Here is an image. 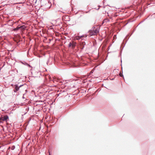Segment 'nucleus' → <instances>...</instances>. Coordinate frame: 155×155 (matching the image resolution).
<instances>
[{
  "label": "nucleus",
  "mask_w": 155,
  "mask_h": 155,
  "mask_svg": "<svg viewBox=\"0 0 155 155\" xmlns=\"http://www.w3.org/2000/svg\"><path fill=\"white\" fill-rule=\"evenodd\" d=\"M21 63L22 64H24L25 65H26V66H29L30 67H32L29 64H28V63H26V62H23L22 61H21Z\"/></svg>",
  "instance_id": "obj_6"
},
{
  "label": "nucleus",
  "mask_w": 155,
  "mask_h": 155,
  "mask_svg": "<svg viewBox=\"0 0 155 155\" xmlns=\"http://www.w3.org/2000/svg\"><path fill=\"white\" fill-rule=\"evenodd\" d=\"M19 28H20V29H21L24 30L26 28V27L25 25H22V26H20Z\"/></svg>",
  "instance_id": "obj_7"
},
{
  "label": "nucleus",
  "mask_w": 155,
  "mask_h": 155,
  "mask_svg": "<svg viewBox=\"0 0 155 155\" xmlns=\"http://www.w3.org/2000/svg\"><path fill=\"white\" fill-rule=\"evenodd\" d=\"M24 85H21L20 86H18V84H16L15 85V90H14V92H16L19 90L20 87L23 86Z\"/></svg>",
  "instance_id": "obj_2"
},
{
  "label": "nucleus",
  "mask_w": 155,
  "mask_h": 155,
  "mask_svg": "<svg viewBox=\"0 0 155 155\" xmlns=\"http://www.w3.org/2000/svg\"><path fill=\"white\" fill-rule=\"evenodd\" d=\"M10 148V147H9V149Z\"/></svg>",
  "instance_id": "obj_18"
},
{
  "label": "nucleus",
  "mask_w": 155,
  "mask_h": 155,
  "mask_svg": "<svg viewBox=\"0 0 155 155\" xmlns=\"http://www.w3.org/2000/svg\"><path fill=\"white\" fill-rule=\"evenodd\" d=\"M83 35H81V36H78V37H77L76 39H78V40L80 39L81 38L83 37Z\"/></svg>",
  "instance_id": "obj_9"
},
{
  "label": "nucleus",
  "mask_w": 155,
  "mask_h": 155,
  "mask_svg": "<svg viewBox=\"0 0 155 155\" xmlns=\"http://www.w3.org/2000/svg\"><path fill=\"white\" fill-rule=\"evenodd\" d=\"M19 29H20L19 27L18 26L16 28L13 29V31H17Z\"/></svg>",
  "instance_id": "obj_8"
},
{
  "label": "nucleus",
  "mask_w": 155,
  "mask_h": 155,
  "mask_svg": "<svg viewBox=\"0 0 155 155\" xmlns=\"http://www.w3.org/2000/svg\"><path fill=\"white\" fill-rule=\"evenodd\" d=\"M41 3L42 4L41 6L45 10L49 9L51 6V4L47 0L41 1Z\"/></svg>",
  "instance_id": "obj_1"
},
{
  "label": "nucleus",
  "mask_w": 155,
  "mask_h": 155,
  "mask_svg": "<svg viewBox=\"0 0 155 155\" xmlns=\"http://www.w3.org/2000/svg\"><path fill=\"white\" fill-rule=\"evenodd\" d=\"M94 32L95 33V35H96L97 33L99 32V30L97 29H95L94 30Z\"/></svg>",
  "instance_id": "obj_10"
},
{
  "label": "nucleus",
  "mask_w": 155,
  "mask_h": 155,
  "mask_svg": "<svg viewBox=\"0 0 155 155\" xmlns=\"http://www.w3.org/2000/svg\"><path fill=\"white\" fill-rule=\"evenodd\" d=\"M119 74V75H120V77H124V76H123V74H121V73H120Z\"/></svg>",
  "instance_id": "obj_13"
},
{
  "label": "nucleus",
  "mask_w": 155,
  "mask_h": 155,
  "mask_svg": "<svg viewBox=\"0 0 155 155\" xmlns=\"http://www.w3.org/2000/svg\"><path fill=\"white\" fill-rule=\"evenodd\" d=\"M84 48V46H83L81 48V49H83Z\"/></svg>",
  "instance_id": "obj_14"
},
{
  "label": "nucleus",
  "mask_w": 155,
  "mask_h": 155,
  "mask_svg": "<svg viewBox=\"0 0 155 155\" xmlns=\"http://www.w3.org/2000/svg\"><path fill=\"white\" fill-rule=\"evenodd\" d=\"M89 34H90V35L91 36L94 35H96L95 33L94 32V30H90L89 31Z\"/></svg>",
  "instance_id": "obj_4"
},
{
  "label": "nucleus",
  "mask_w": 155,
  "mask_h": 155,
  "mask_svg": "<svg viewBox=\"0 0 155 155\" xmlns=\"http://www.w3.org/2000/svg\"><path fill=\"white\" fill-rule=\"evenodd\" d=\"M76 45V43L73 42L72 43L70 42L68 44V47L70 48L71 47L72 48H74Z\"/></svg>",
  "instance_id": "obj_3"
},
{
  "label": "nucleus",
  "mask_w": 155,
  "mask_h": 155,
  "mask_svg": "<svg viewBox=\"0 0 155 155\" xmlns=\"http://www.w3.org/2000/svg\"><path fill=\"white\" fill-rule=\"evenodd\" d=\"M48 152H49V155H51V154L50 153V152L49 151H48Z\"/></svg>",
  "instance_id": "obj_15"
},
{
  "label": "nucleus",
  "mask_w": 155,
  "mask_h": 155,
  "mask_svg": "<svg viewBox=\"0 0 155 155\" xmlns=\"http://www.w3.org/2000/svg\"><path fill=\"white\" fill-rule=\"evenodd\" d=\"M8 118V115H5L2 117V120L3 121H6Z\"/></svg>",
  "instance_id": "obj_5"
},
{
  "label": "nucleus",
  "mask_w": 155,
  "mask_h": 155,
  "mask_svg": "<svg viewBox=\"0 0 155 155\" xmlns=\"http://www.w3.org/2000/svg\"><path fill=\"white\" fill-rule=\"evenodd\" d=\"M23 98H24V97H23Z\"/></svg>",
  "instance_id": "obj_17"
},
{
  "label": "nucleus",
  "mask_w": 155,
  "mask_h": 155,
  "mask_svg": "<svg viewBox=\"0 0 155 155\" xmlns=\"http://www.w3.org/2000/svg\"><path fill=\"white\" fill-rule=\"evenodd\" d=\"M15 148V146L14 145L12 146L11 147V150H14Z\"/></svg>",
  "instance_id": "obj_12"
},
{
  "label": "nucleus",
  "mask_w": 155,
  "mask_h": 155,
  "mask_svg": "<svg viewBox=\"0 0 155 155\" xmlns=\"http://www.w3.org/2000/svg\"><path fill=\"white\" fill-rule=\"evenodd\" d=\"M109 21V20L108 19H105L104 20V21L105 22H107V21Z\"/></svg>",
  "instance_id": "obj_11"
},
{
  "label": "nucleus",
  "mask_w": 155,
  "mask_h": 155,
  "mask_svg": "<svg viewBox=\"0 0 155 155\" xmlns=\"http://www.w3.org/2000/svg\"><path fill=\"white\" fill-rule=\"evenodd\" d=\"M98 7H100V5H99V6H98Z\"/></svg>",
  "instance_id": "obj_16"
}]
</instances>
